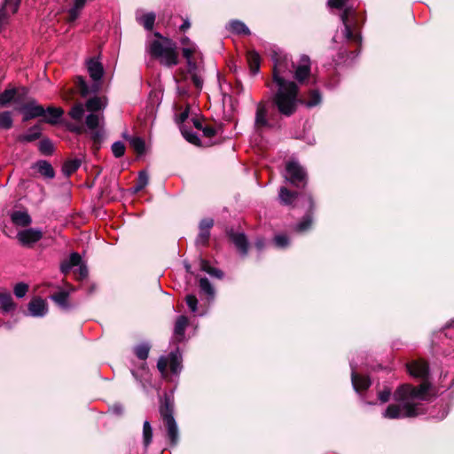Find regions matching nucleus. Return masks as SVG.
Listing matches in <instances>:
<instances>
[{
	"label": "nucleus",
	"mask_w": 454,
	"mask_h": 454,
	"mask_svg": "<svg viewBox=\"0 0 454 454\" xmlns=\"http://www.w3.org/2000/svg\"><path fill=\"white\" fill-rule=\"evenodd\" d=\"M53 144L50 139H43L39 143V150L43 154H51L53 152Z\"/></svg>",
	"instance_id": "obj_42"
},
{
	"label": "nucleus",
	"mask_w": 454,
	"mask_h": 454,
	"mask_svg": "<svg viewBox=\"0 0 454 454\" xmlns=\"http://www.w3.org/2000/svg\"><path fill=\"white\" fill-rule=\"evenodd\" d=\"M150 347L147 344H141L135 348L136 356L141 359L145 360L148 357Z\"/></svg>",
	"instance_id": "obj_45"
},
{
	"label": "nucleus",
	"mask_w": 454,
	"mask_h": 454,
	"mask_svg": "<svg viewBox=\"0 0 454 454\" xmlns=\"http://www.w3.org/2000/svg\"><path fill=\"white\" fill-rule=\"evenodd\" d=\"M143 438H144V444L145 447H147L151 443L152 438H153V428L151 427V424L147 420H145L144 422Z\"/></svg>",
	"instance_id": "obj_40"
},
{
	"label": "nucleus",
	"mask_w": 454,
	"mask_h": 454,
	"mask_svg": "<svg viewBox=\"0 0 454 454\" xmlns=\"http://www.w3.org/2000/svg\"><path fill=\"white\" fill-rule=\"evenodd\" d=\"M82 160L79 159H73L67 160L62 168V171L66 176H70L75 172L81 166Z\"/></svg>",
	"instance_id": "obj_33"
},
{
	"label": "nucleus",
	"mask_w": 454,
	"mask_h": 454,
	"mask_svg": "<svg viewBox=\"0 0 454 454\" xmlns=\"http://www.w3.org/2000/svg\"><path fill=\"white\" fill-rule=\"evenodd\" d=\"M28 310L33 317H43L47 311V303L41 298H35L28 303Z\"/></svg>",
	"instance_id": "obj_18"
},
{
	"label": "nucleus",
	"mask_w": 454,
	"mask_h": 454,
	"mask_svg": "<svg viewBox=\"0 0 454 454\" xmlns=\"http://www.w3.org/2000/svg\"><path fill=\"white\" fill-rule=\"evenodd\" d=\"M77 271H78V275H79V277H78L79 279L85 278L88 276L87 267L83 264L80 265Z\"/></svg>",
	"instance_id": "obj_58"
},
{
	"label": "nucleus",
	"mask_w": 454,
	"mask_h": 454,
	"mask_svg": "<svg viewBox=\"0 0 454 454\" xmlns=\"http://www.w3.org/2000/svg\"><path fill=\"white\" fill-rule=\"evenodd\" d=\"M68 293L65 291L58 292L51 295V299L62 308L67 307Z\"/></svg>",
	"instance_id": "obj_39"
},
{
	"label": "nucleus",
	"mask_w": 454,
	"mask_h": 454,
	"mask_svg": "<svg viewBox=\"0 0 454 454\" xmlns=\"http://www.w3.org/2000/svg\"><path fill=\"white\" fill-rule=\"evenodd\" d=\"M191 27V23L188 20H185L184 23L181 25L180 29L184 31Z\"/></svg>",
	"instance_id": "obj_61"
},
{
	"label": "nucleus",
	"mask_w": 454,
	"mask_h": 454,
	"mask_svg": "<svg viewBox=\"0 0 454 454\" xmlns=\"http://www.w3.org/2000/svg\"><path fill=\"white\" fill-rule=\"evenodd\" d=\"M311 223H312V218L310 215H307L303 218V220L296 225L295 230L300 232L305 231L309 229V227L311 226Z\"/></svg>",
	"instance_id": "obj_47"
},
{
	"label": "nucleus",
	"mask_w": 454,
	"mask_h": 454,
	"mask_svg": "<svg viewBox=\"0 0 454 454\" xmlns=\"http://www.w3.org/2000/svg\"><path fill=\"white\" fill-rule=\"evenodd\" d=\"M38 172L47 177V178H53L55 176L54 169L52 166L46 160H39L35 164Z\"/></svg>",
	"instance_id": "obj_31"
},
{
	"label": "nucleus",
	"mask_w": 454,
	"mask_h": 454,
	"mask_svg": "<svg viewBox=\"0 0 454 454\" xmlns=\"http://www.w3.org/2000/svg\"><path fill=\"white\" fill-rule=\"evenodd\" d=\"M227 28L237 35H250L249 28L240 20H231L229 22Z\"/></svg>",
	"instance_id": "obj_29"
},
{
	"label": "nucleus",
	"mask_w": 454,
	"mask_h": 454,
	"mask_svg": "<svg viewBox=\"0 0 454 454\" xmlns=\"http://www.w3.org/2000/svg\"><path fill=\"white\" fill-rule=\"evenodd\" d=\"M20 0H5L3 7L0 9V20L4 21L8 15L14 14L20 6Z\"/></svg>",
	"instance_id": "obj_20"
},
{
	"label": "nucleus",
	"mask_w": 454,
	"mask_h": 454,
	"mask_svg": "<svg viewBox=\"0 0 454 454\" xmlns=\"http://www.w3.org/2000/svg\"><path fill=\"white\" fill-rule=\"evenodd\" d=\"M272 125L268 119V107L265 103L260 102L257 104L254 118V129L256 131L261 132L265 129L271 128Z\"/></svg>",
	"instance_id": "obj_13"
},
{
	"label": "nucleus",
	"mask_w": 454,
	"mask_h": 454,
	"mask_svg": "<svg viewBox=\"0 0 454 454\" xmlns=\"http://www.w3.org/2000/svg\"><path fill=\"white\" fill-rule=\"evenodd\" d=\"M429 383L423 381L419 387L404 384L399 387L394 394L398 404H390L383 413L386 419L413 418L424 413L419 401L428 398Z\"/></svg>",
	"instance_id": "obj_2"
},
{
	"label": "nucleus",
	"mask_w": 454,
	"mask_h": 454,
	"mask_svg": "<svg viewBox=\"0 0 454 454\" xmlns=\"http://www.w3.org/2000/svg\"><path fill=\"white\" fill-rule=\"evenodd\" d=\"M186 303L192 312L197 311V306H198V299L193 294H188L185 298Z\"/></svg>",
	"instance_id": "obj_50"
},
{
	"label": "nucleus",
	"mask_w": 454,
	"mask_h": 454,
	"mask_svg": "<svg viewBox=\"0 0 454 454\" xmlns=\"http://www.w3.org/2000/svg\"><path fill=\"white\" fill-rule=\"evenodd\" d=\"M43 231L37 228H28L17 233V239L23 247H31L43 238Z\"/></svg>",
	"instance_id": "obj_12"
},
{
	"label": "nucleus",
	"mask_w": 454,
	"mask_h": 454,
	"mask_svg": "<svg viewBox=\"0 0 454 454\" xmlns=\"http://www.w3.org/2000/svg\"><path fill=\"white\" fill-rule=\"evenodd\" d=\"M391 395L390 389H384L383 391L379 393V398L382 403H386L389 400Z\"/></svg>",
	"instance_id": "obj_56"
},
{
	"label": "nucleus",
	"mask_w": 454,
	"mask_h": 454,
	"mask_svg": "<svg viewBox=\"0 0 454 454\" xmlns=\"http://www.w3.org/2000/svg\"><path fill=\"white\" fill-rule=\"evenodd\" d=\"M188 115H189V110L186 109L184 112H182L180 114V115L177 117V121L180 123L184 122L188 118Z\"/></svg>",
	"instance_id": "obj_60"
},
{
	"label": "nucleus",
	"mask_w": 454,
	"mask_h": 454,
	"mask_svg": "<svg viewBox=\"0 0 454 454\" xmlns=\"http://www.w3.org/2000/svg\"><path fill=\"white\" fill-rule=\"evenodd\" d=\"M255 247H256L259 250L262 249V248H263V247H264V242H263V240H262V239H257V240H256V242H255Z\"/></svg>",
	"instance_id": "obj_62"
},
{
	"label": "nucleus",
	"mask_w": 454,
	"mask_h": 454,
	"mask_svg": "<svg viewBox=\"0 0 454 454\" xmlns=\"http://www.w3.org/2000/svg\"><path fill=\"white\" fill-rule=\"evenodd\" d=\"M355 14L356 12L352 8H346L340 18L345 27L344 33L346 38L350 41L359 42L361 40V36L355 27Z\"/></svg>",
	"instance_id": "obj_10"
},
{
	"label": "nucleus",
	"mask_w": 454,
	"mask_h": 454,
	"mask_svg": "<svg viewBox=\"0 0 454 454\" xmlns=\"http://www.w3.org/2000/svg\"><path fill=\"white\" fill-rule=\"evenodd\" d=\"M182 43H183L184 45H187V47H186V48H191V49H193V50H194V52L192 53V55L196 52V47H195V45L190 42V39H189L188 37H184V38L182 39Z\"/></svg>",
	"instance_id": "obj_59"
},
{
	"label": "nucleus",
	"mask_w": 454,
	"mask_h": 454,
	"mask_svg": "<svg viewBox=\"0 0 454 454\" xmlns=\"http://www.w3.org/2000/svg\"><path fill=\"white\" fill-rule=\"evenodd\" d=\"M64 114V110L61 107L49 106L45 109L44 121L51 125H56L60 121Z\"/></svg>",
	"instance_id": "obj_19"
},
{
	"label": "nucleus",
	"mask_w": 454,
	"mask_h": 454,
	"mask_svg": "<svg viewBox=\"0 0 454 454\" xmlns=\"http://www.w3.org/2000/svg\"><path fill=\"white\" fill-rule=\"evenodd\" d=\"M150 53L160 59V62L168 67L175 66L177 64V53L175 45L166 40L164 43L160 41H153L150 44Z\"/></svg>",
	"instance_id": "obj_4"
},
{
	"label": "nucleus",
	"mask_w": 454,
	"mask_h": 454,
	"mask_svg": "<svg viewBox=\"0 0 454 454\" xmlns=\"http://www.w3.org/2000/svg\"><path fill=\"white\" fill-rule=\"evenodd\" d=\"M228 236L242 255H247L248 242L246 235L242 232L228 231Z\"/></svg>",
	"instance_id": "obj_16"
},
{
	"label": "nucleus",
	"mask_w": 454,
	"mask_h": 454,
	"mask_svg": "<svg viewBox=\"0 0 454 454\" xmlns=\"http://www.w3.org/2000/svg\"><path fill=\"white\" fill-rule=\"evenodd\" d=\"M129 141L131 147L138 153L142 154L145 152V142L138 137H125Z\"/></svg>",
	"instance_id": "obj_37"
},
{
	"label": "nucleus",
	"mask_w": 454,
	"mask_h": 454,
	"mask_svg": "<svg viewBox=\"0 0 454 454\" xmlns=\"http://www.w3.org/2000/svg\"><path fill=\"white\" fill-rule=\"evenodd\" d=\"M203 134L207 137H213L216 134V129L211 126H203L201 129Z\"/></svg>",
	"instance_id": "obj_54"
},
{
	"label": "nucleus",
	"mask_w": 454,
	"mask_h": 454,
	"mask_svg": "<svg viewBox=\"0 0 454 454\" xmlns=\"http://www.w3.org/2000/svg\"><path fill=\"white\" fill-rule=\"evenodd\" d=\"M87 0H74V5L68 10L67 21L74 22L80 15Z\"/></svg>",
	"instance_id": "obj_26"
},
{
	"label": "nucleus",
	"mask_w": 454,
	"mask_h": 454,
	"mask_svg": "<svg viewBox=\"0 0 454 454\" xmlns=\"http://www.w3.org/2000/svg\"><path fill=\"white\" fill-rule=\"evenodd\" d=\"M98 128H96L94 129H90L92 131L91 138L95 143H98L101 140L102 137V132L98 129Z\"/></svg>",
	"instance_id": "obj_57"
},
{
	"label": "nucleus",
	"mask_w": 454,
	"mask_h": 454,
	"mask_svg": "<svg viewBox=\"0 0 454 454\" xmlns=\"http://www.w3.org/2000/svg\"><path fill=\"white\" fill-rule=\"evenodd\" d=\"M112 152H113V154L116 158H120V157L123 156V154L125 153V145H124V144L122 142H120V141L114 142L112 145Z\"/></svg>",
	"instance_id": "obj_46"
},
{
	"label": "nucleus",
	"mask_w": 454,
	"mask_h": 454,
	"mask_svg": "<svg viewBox=\"0 0 454 454\" xmlns=\"http://www.w3.org/2000/svg\"><path fill=\"white\" fill-rule=\"evenodd\" d=\"M12 222L18 226L26 227L31 224L32 219L26 211H14L11 215Z\"/></svg>",
	"instance_id": "obj_22"
},
{
	"label": "nucleus",
	"mask_w": 454,
	"mask_h": 454,
	"mask_svg": "<svg viewBox=\"0 0 454 454\" xmlns=\"http://www.w3.org/2000/svg\"><path fill=\"white\" fill-rule=\"evenodd\" d=\"M407 369L416 378L425 379L428 374V365L424 361H413L407 364Z\"/></svg>",
	"instance_id": "obj_17"
},
{
	"label": "nucleus",
	"mask_w": 454,
	"mask_h": 454,
	"mask_svg": "<svg viewBox=\"0 0 454 454\" xmlns=\"http://www.w3.org/2000/svg\"><path fill=\"white\" fill-rule=\"evenodd\" d=\"M169 365L174 374L180 372L182 369V356L178 350L171 352L168 356H160L157 363V368L162 377L167 376V367Z\"/></svg>",
	"instance_id": "obj_7"
},
{
	"label": "nucleus",
	"mask_w": 454,
	"mask_h": 454,
	"mask_svg": "<svg viewBox=\"0 0 454 454\" xmlns=\"http://www.w3.org/2000/svg\"><path fill=\"white\" fill-rule=\"evenodd\" d=\"M214 221L211 218L203 219L200 223V230L210 231Z\"/></svg>",
	"instance_id": "obj_53"
},
{
	"label": "nucleus",
	"mask_w": 454,
	"mask_h": 454,
	"mask_svg": "<svg viewBox=\"0 0 454 454\" xmlns=\"http://www.w3.org/2000/svg\"><path fill=\"white\" fill-rule=\"evenodd\" d=\"M187 325L188 318L185 316H179L177 317L175 325L174 333L178 340L183 339Z\"/></svg>",
	"instance_id": "obj_28"
},
{
	"label": "nucleus",
	"mask_w": 454,
	"mask_h": 454,
	"mask_svg": "<svg viewBox=\"0 0 454 454\" xmlns=\"http://www.w3.org/2000/svg\"><path fill=\"white\" fill-rule=\"evenodd\" d=\"M23 113V121H28L36 117L44 116L45 109L43 106L38 105L35 100L32 99L17 108Z\"/></svg>",
	"instance_id": "obj_14"
},
{
	"label": "nucleus",
	"mask_w": 454,
	"mask_h": 454,
	"mask_svg": "<svg viewBox=\"0 0 454 454\" xmlns=\"http://www.w3.org/2000/svg\"><path fill=\"white\" fill-rule=\"evenodd\" d=\"M28 290V286L24 283H19L14 286V294L18 298H22L26 295Z\"/></svg>",
	"instance_id": "obj_49"
},
{
	"label": "nucleus",
	"mask_w": 454,
	"mask_h": 454,
	"mask_svg": "<svg viewBox=\"0 0 454 454\" xmlns=\"http://www.w3.org/2000/svg\"><path fill=\"white\" fill-rule=\"evenodd\" d=\"M87 67L89 74L92 80H94L95 82L99 81L104 73L101 63L96 59H90L87 63Z\"/></svg>",
	"instance_id": "obj_23"
},
{
	"label": "nucleus",
	"mask_w": 454,
	"mask_h": 454,
	"mask_svg": "<svg viewBox=\"0 0 454 454\" xmlns=\"http://www.w3.org/2000/svg\"><path fill=\"white\" fill-rule=\"evenodd\" d=\"M42 129L39 125L31 127L27 133L20 135L18 140L22 143H30L41 137Z\"/></svg>",
	"instance_id": "obj_24"
},
{
	"label": "nucleus",
	"mask_w": 454,
	"mask_h": 454,
	"mask_svg": "<svg viewBox=\"0 0 454 454\" xmlns=\"http://www.w3.org/2000/svg\"><path fill=\"white\" fill-rule=\"evenodd\" d=\"M210 236V231L200 230V233L196 239V242L200 245H207Z\"/></svg>",
	"instance_id": "obj_51"
},
{
	"label": "nucleus",
	"mask_w": 454,
	"mask_h": 454,
	"mask_svg": "<svg viewBox=\"0 0 454 454\" xmlns=\"http://www.w3.org/2000/svg\"><path fill=\"white\" fill-rule=\"evenodd\" d=\"M286 178L296 187H304L307 184V174L304 168L296 161H290L286 166Z\"/></svg>",
	"instance_id": "obj_9"
},
{
	"label": "nucleus",
	"mask_w": 454,
	"mask_h": 454,
	"mask_svg": "<svg viewBox=\"0 0 454 454\" xmlns=\"http://www.w3.org/2000/svg\"><path fill=\"white\" fill-rule=\"evenodd\" d=\"M182 134L184 135V138L191 144H193L196 145H200V138L196 133L192 132V131H187V130H184V129H182Z\"/></svg>",
	"instance_id": "obj_48"
},
{
	"label": "nucleus",
	"mask_w": 454,
	"mask_h": 454,
	"mask_svg": "<svg viewBox=\"0 0 454 454\" xmlns=\"http://www.w3.org/2000/svg\"><path fill=\"white\" fill-rule=\"evenodd\" d=\"M27 90L25 88L18 89H7L0 94V106H5L9 103L14 101L17 104L21 103L22 97L25 96Z\"/></svg>",
	"instance_id": "obj_15"
},
{
	"label": "nucleus",
	"mask_w": 454,
	"mask_h": 454,
	"mask_svg": "<svg viewBox=\"0 0 454 454\" xmlns=\"http://www.w3.org/2000/svg\"><path fill=\"white\" fill-rule=\"evenodd\" d=\"M446 330L448 331L445 335H448L450 332H454V321L451 322L447 327Z\"/></svg>",
	"instance_id": "obj_63"
},
{
	"label": "nucleus",
	"mask_w": 454,
	"mask_h": 454,
	"mask_svg": "<svg viewBox=\"0 0 454 454\" xmlns=\"http://www.w3.org/2000/svg\"><path fill=\"white\" fill-rule=\"evenodd\" d=\"M292 63H294L287 55L274 57L273 82L278 89L273 96V103L280 114L290 116L297 108L299 88L295 82L286 80V73H292Z\"/></svg>",
	"instance_id": "obj_1"
},
{
	"label": "nucleus",
	"mask_w": 454,
	"mask_h": 454,
	"mask_svg": "<svg viewBox=\"0 0 454 454\" xmlns=\"http://www.w3.org/2000/svg\"><path fill=\"white\" fill-rule=\"evenodd\" d=\"M200 270L217 278H222L223 277L222 270L212 267L209 262L204 259L200 260Z\"/></svg>",
	"instance_id": "obj_34"
},
{
	"label": "nucleus",
	"mask_w": 454,
	"mask_h": 454,
	"mask_svg": "<svg viewBox=\"0 0 454 454\" xmlns=\"http://www.w3.org/2000/svg\"><path fill=\"white\" fill-rule=\"evenodd\" d=\"M321 102V95L317 90H311L309 95V99L306 102L307 106L313 107Z\"/></svg>",
	"instance_id": "obj_44"
},
{
	"label": "nucleus",
	"mask_w": 454,
	"mask_h": 454,
	"mask_svg": "<svg viewBox=\"0 0 454 454\" xmlns=\"http://www.w3.org/2000/svg\"><path fill=\"white\" fill-rule=\"evenodd\" d=\"M137 20L139 24L143 25L146 30H152L155 21V14L153 12H147L145 14H137Z\"/></svg>",
	"instance_id": "obj_27"
},
{
	"label": "nucleus",
	"mask_w": 454,
	"mask_h": 454,
	"mask_svg": "<svg viewBox=\"0 0 454 454\" xmlns=\"http://www.w3.org/2000/svg\"><path fill=\"white\" fill-rule=\"evenodd\" d=\"M348 0H328V5L333 8L340 9L345 6Z\"/></svg>",
	"instance_id": "obj_55"
},
{
	"label": "nucleus",
	"mask_w": 454,
	"mask_h": 454,
	"mask_svg": "<svg viewBox=\"0 0 454 454\" xmlns=\"http://www.w3.org/2000/svg\"><path fill=\"white\" fill-rule=\"evenodd\" d=\"M84 106L82 103L75 104L68 112L69 117L74 120V123H67L68 130L81 134L83 131L82 121L84 118Z\"/></svg>",
	"instance_id": "obj_11"
},
{
	"label": "nucleus",
	"mask_w": 454,
	"mask_h": 454,
	"mask_svg": "<svg viewBox=\"0 0 454 454\" xmlns=\"http://www.w3.org/2000/svg\"><path fill=\"white\" fill-rule=\"evenodd\" d=\"M160 413L167 428L168 439L172 445H176L178 442V429L172 408L168 402L160 407Z\"/></svg>",
	"instance_id": "obj_6"
},
{
	"label": "nucleus",
	"mask_w": 454,
	"mask_h": 454,
	"mask_svg": "<svg viewBox=\"0 0 454 454\" xmlns=\"http://www.w3.org/2000/svg\"><path fill=\"white\" fill-rule=\"evenodd\" d=\"M148 175L145 171L139 172L137 182L135 186V191L138 192L144 189L148 184Z\"/></svg>",
	"instance_id": "obj_41"
},
{
	"label": "nucleus",
	"mask_w": 454,
	"mask_h": 454,
	"mask_svg": "<svg viewBox=\"0 0 454 454\" xmlns=\"http://www.w3.org/2000/svg\"><path fill=\"white\" fill-rule=\"evenodd\" d=\"M294 78L300 83L304 84L311 74V61L309 56L302 54L299 59L292 63Z\"/></svg>",
	"instance_id": "obj_8"
},
{
	"label": "nucleus",
	"mask_w": 454,
	"mask_h": 454,
	"mask_svg": "<svg viewBox=\"0 0 454 454\" xmlns=\"http://www.w3.org/2000/svg\"><path fill=\"white\" fill-rule=\"evenodd\" d=\"M114 412H116L117 414H121L122 413V407L121 405H115L114 406Z\"/></svg>",
	"instance_id": "obj_64"
},
{
	"label": "nucleus",
	"mask_w": 454,
	"mask_h": 454,
	"mask_svg": "<svg viewBox=\"0 0 454 454\" xmlns=\"http://www.w3.org/2000/svg\"><path fill=\"white\" fill-rule=\"evenodd\" d=\"M200 288L201 292L207 294L208 297L213 298L215 295V289L207 278H201L200 279Z\"/></svg>",
	"instance_id": "obj_38"
},
{
	"label": "nucleus",
	"mask_w": 454,
	"mask_h": 454,
	"mask_svg": "<svg viewBox=\"0 0 454 454\" xmlns=\"http://www.w3.org/2000/svg\"><path fill=\"white\" fill-rule=\"evenodd\" d=\"M247 62L250 67V71L253 74H258L260 70V56L254 51H250L247 52Z\"/></svg>",
	"instance_id": "obj_30"
},
{
	"label": "nucleus",
	"mask_w": 454,
	"mask_h": 454,
	"mask_svg": "<svg viewBox=\"0 0 454 454\" xmlns=\"http://www.w3.org/2000/svg\"><path fill=\"white\" fill-rule=\"evenodd\" d=\"M106 106L104 100L94 97L87 100L85 106L90 112L85 118V124L89 129L99 128L104 121V115L98 112Z\"/></svg>",
	"instance_id": "obj_5"
},
{
	"label": "nucleus",
	"mask_w": 454,
	"mask_h": 454,
	"mask_svg": "<svg viewBox=\"0 0 454 454\" xmlns=\"http://www.w3.org/2000/svg\"><path fill=\"white\" fill-rule=\"evenodd\" d=\"M352 384L356 391H363L367 389L371 385V380L367 376H362L353 370L351 374Z\"/></svg>",
	"instance_id": "obj_21"
},
{
	"label": "nucleus",
	"mask_w": 454,
	"mask_h": 454,
	"mask_svg": "<svg viewBox=\"0 0 454 454\" xmlns=\"http://www.w3.org/2000/svg\"><path fill=\"white\" fill-rule=\"evenodd\" d=\"M13 120L12 113L4 111L0 113V129H9L12 127Z\"/></svg>",
	"instance_id": "obj_36"
},
{
	"label": "nucleus",
	"mask_w": 454,
	"mask_h": 454,
	"mask_svg": "<svg viewBox=\"0 0 454 454\" xmlns=\"http://www.w3.org/2000/svg\"><path fill=\"white\" fill-rule=\"evenodd\" d=\"M274 242L277 247H281V248L286 247L289 244V240H288L287 237L286 235H282V234L277 235L274 238Z\"/></svg>",
	"instance_id": "obj_52"
},
{
	"label": "nucleus",
	"mask_w": 454,
	"mask_h": 454,
	"mask_svg": "<svg viewBox=\"0 0 454 454\" xmlns=\"http://www.w3.org/2000/svg\"><path fill=\"white\" fill-rule=\"evenodd\" d=\"M15 304L12 297L10 294H0V309L4 312H10L13 310Z\"/></svg>",
	"instance_id": "obj_32"
},
{
	"label": "nucleus",
	"mask_w": 454,
	"mask_h": 454,
	"mask_svg": "<svg viewBox=\"0 0 454 454\" xmlns=\"http://www.w3.org/2000/svg\"><path fill=\"white\" fill-rule=\"evenodd\" d=\"M297 193L290 192L286 187H281L279 190V199L282 203L286 205H290L296 199Z\"/></svg>",
	"instance_id": "obj_35"
},
{
	"label": "nucleus",
	"mask_w": 454,
	"mask_h": 454,
	"mask_svg": "<svg viewBox=\"0 0 454 454\" xmlns=\"http://www.w3.org/2000/svg\"><path fill=\"white\" fill-rule=\"evenodd\" d=\"M75 84L77 90L82 97H86L90 93L89 87L82 76H78L76 78Z\"/></svg>",
	"instance_id": "obj_43"
},
{
	"label": "nucleus",
	"mask_w": 454,
	"mask_h": 454,
	"mask_svg": "<svg viewBox=\"0 0 454 454\" xmlns=\"http://www.w3.org/2000/svg\"><path fill=\"white\" fill-rule=\"evenodd\" d=\"M193 52V49L183 48V55L187 60V70H180L178 77L176 78L177 92L180 96L188 94L187 82L189 80H191L199 90H200L203 85L201 68L192 59Z\"/></svg>",
	"instance_id": "obj_3"
},
{
	"label": "nucleus",
	"mask_w": 454,
	"mask_h": 454,
	"mask_svg": "<svg viewBox=\"0 0 454 454\" xmlns=\"http://www.w3.org/2000/svg\"><path fill=\"white\" fill-rule=\"evenodd\" d=\"M82 265V257L78 253H72L67 261H65L60 265V270L64 274L69 272V270L74 267Z\"/></svg>",
	"instance_id": "obj_25"
}]
</instances>
